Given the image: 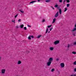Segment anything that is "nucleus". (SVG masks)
I'll use <instances>...</instances> for the list:
<instances>
[{
    "instance_id": "f257e3e1",
    "label": "nucleus",
    "mask_w": 76,
    "mask_h": 76,
    "mask_svg": "<svg viewBox=\"0 0 76 76\" xmlns=\"http://www.w3.org/2000/svg\"><path fill=\"white\" fill-rule=\"evenodd\" d=\"M1 71L2 74H4L6 72V69H1Z\"/></svg>"
},
{
    "instance_id": "f03ea898",
    "label": "nucleus",
    "mask_w": 76,
    "mask_h": 76,
    "mask_svg": "<svg viewBox=\"0 0 76 76\" xmlns=\"http://www.w3.org/2000/svg\"><path fill=\"white\" fill-rule=\"evenodd\" d=\"M60 43V41L58 40H56L54 42V44L55 45H57Z\"/></svg>"
},
{
    "instance_id": "7ed1b4c3",
    "label": "nucleus",
    "mask_w": 76,
    "mask_h": 76,
    "mask_svg": "<svg viewBox=\"0 0 76 76\" xmlns=\"http://www.w3.org/2000/svg\"><path fill=\"white\" fill-rule=\"evenodd\" d=\"M53 61V58L50 57L49 59V62L51 63Z\"/></svg>"
},
{
    "instance_id": "20e7f679",
    "label": "nucleus",
    "mask_w": 76,
    "mask_h": 76,
    "mask_svg": "<svg viewBox=\"0 0 76 76\" xmlns=\"http://www.w3.org/2000/svg\"><path fill=\"white\" fill-rule=\"evenodd\" d=\"M74 27L75 28H74V29L71 31L72 32L74 31H76V23L75 24Z\"/></svg>"
},
{
    "instance_id": "39448f33",
    "label": "nucleus",
    "mask_w": 76,
    "mask_h": 76,
    "mask_svg": "<svg viewBox=\"0 0 76 76\" xmlns=\"http://www.w3.org/2000/svg\"><path fill=\"white\" fill-rule=\"evenodd\" d=\"M60 66L61 67L63 68L64 67V63H61L60 64Z\"/></svg>"
},
{
    "instance_id": "423d86ee",
    "label": "nucleus",
    "mask_w": 76,
    "mask_h": 76,
    "mask_svg": "<svg viewBox=\"0 0 76 76\" xmlns=\"http://www.w3.org/2000/svg\"><path fill=\"white\" fill-rule=\"evenodd\" d=\"M49 49L50 51H53L54 50V47H50L49 48Z\"/></svg>"
},
{
    "instance_id": "0eeeda50",
    "label": "nucleus",
    "mask_w": 76,
    "mask_h": 76,
    "mask_svg": "<svg viewBox=\"0 0 76 76\" xmlns=\"http://www.w3.org/2000/svg\"><path fill=\"white\" fill-rule=\"evenodd\" d=\"M51 63L49 61L47 63V66H50L51 65Z\"/></svg>"
},
{
    "instance_id": "6e6552de",
    "label": "nucleus",
    "mask_w": 76,
    "mask_h": 76,
    "mask_svg": "<svg viewBox=\"0 0 76 76\" xmlns=\"http://www.w3.org/2000/svg\"><path fill=\"white\" fill-rule=\"evenodd\" d=\"M58 16V12L55 15V18H57Z\"/></svg>"
},
{
    "instance_id": "1a4fd4ad",
    "label": "nucleus",
    "mask_w": 76,
    "mask_h": 76,
    "mask_svg": "<svg viewBox=\"0 0 76 76\" xmlns=\"http://www.w3.org/2000/svg\"><path fill=\"white\" fill-rule=\"evenodd\" d=\"M22 63V61H18L17 62L18 64H20Z\"/></svg>"
},
{
    "instance_id": "9d476101",
    "label": "nucleus",
    "mask_w": 76,
    "mask_h": 76,
    "mask_svg": "<svg viewBox=\"0 0 76 76\" xmlns=\"http://www.w3.org/2000/svg\"><path fill=\"white\" fill-rule=\"evenodd\" d=\"M56 18H55L53 20V21L52 22V23H54V22H56Z\"/></svg>"
},
{
    "instance_id": "9b49d317",
    "label": "nucleus",
    "mask_w": 76,
    "mask_h": 76,
    "mask_svg": "<svg viewBox=\"0 0 76 76\" xmlns=\"http://www.w3.org/2000/svg\"><path fill=\"white\" fill-rule=\"evenodd\" d=\"M59 12L60 15H61V9H59Z\"/></svg>"
},
{
    "instance_id": "f8f14e48",
    "label": "nucleus",
    "mask_w": 76,
    "mask_h": 76,
    "mask_svg": "<svg viewBox=\"0 0 76 76\" xmlns=\"http://www.w3.org/2000/svg\"><path fill=\"white\" fill-rule=\"evenodd\" d=\"M35 2H37V1H31V2H30V4H31V3H35Z\"/></svg>"
},
{
    "instance_id": "ddd939ff",
    "label": "nucleus",
    "mask_w": 76,
    "mask_h": 76,
    "mask_svg": "<svg viewBox=\"0 0 76 76\" xmlns=\"http://www.w3.org/2000/svg\"><path fill=\"white\" fill-rule=\"evenodd\" d=\"M50 1L51 0H46L45 2H46V3H48V2H50Z\"/></svg>"
},
{
    "instance_id": "4468645a",
    "label": "nucleus",
    "mask_w": 76,
    "mask_h": 76,
    "mask_svg": "<svg viewBox=\"0 0 76 76\" xmlns=\"http://www.w3.org/2000/svg\"><path fill=\"white\" fill-rule=\"evenodd\" d=\"M41 35H39L37 36V38H41Z\"/></svg>"
},
{
    "instance_id": "2eb2a0df",
    "label": "nucleus",
    "mask_w": 76,
    "mask_h": 76,
    "mask_svg": "<svg viewBox=\"0 0 76 76\" xmlns=\"http://www.w3.org/2000/svg\"><path fill=\"white\" fill-rule=\"evenodd\" d=\"M19 11L21 13H24V12H23V11H22V10H19Z\"/></svg>"
},
{
    "instance_id": "dca6fc26",
    "label": "nucleus",
    "mask_w": 76,
    "mask_h": 76,
    "mask_svg": "<svg viewBox=\"0 0 76 76\" xmlns=\"http://www.w3.org/2000/svg\"><path fill=\"white\" fill-rule=\"evenodd\" d=\"M23 26H24V25H23V24L22 25L20 26L21 28H23Z\"/></svg>"
},
{
    "instance_id": "f3484780",
    "label": "nucleus",
    "mask_w": 76,
    "mask_h": 76,
    "mask_svg": "<svg viewBox=\"0 0 76 76\" xmlns=\"http://www.w3.org/2000/svg\"><path fill=\"white\" fill-rule=\"evenodd\" d=\"M31 36H29V37L28 38V39H31Z\"/></svg>"
},
{
    "instance_id": "a211bd4d",
    "label": "nucleus",
    "mask_w": 76,
    "mask_h": 76,
    "mask_svg": "<svg viewBox=\"0 0 76 76\" xmlns=\"http://www.w3.org/2000/svg\"><path fill=\"white\" fill-rule=\"evenodd\" d=\"M67 10V8H65L64 9V12H66Z\"/></svg>"
},
{
    "instance_id": "6ab92c4d",
    "label": "nucleus",
    "mask_w": 76,
    "mask_h": 76,
    "mask_svg": "<svg viewBox=\"0 0 76 76\" xmlns=\"http://www.w3.org/2000/svg\"><path fill=\"white\" fill-rule=\"evenodd\" d=\"M67 7H69V6H70V4H67Z\"/></svg>"
},
{
    "instance_id": "aec40b11",
    "label": "nucleus",
    "mask_w": 76,
    "mask_h": 76,
    "mask_svg": "<svg viewBox=\"0 0 76 76\" xmlns=\"http://www.w3.org/2000/svg\"><path fill=\"white\" fill-rule=\"evenodd\" d=\"M72 53L73 54H76V52L75 51H73L72 52Z\"/></svg>"
},
{
    "instance_id": "412c9836",
    "label": "nucleus",
    "mask_w": 76,
    "mask_h": 76,
    "mask_svg": "<svg viewBox=\"0 0 76 76\" xmlns=\"http://www.w3.org/2000/svg\"><path fill=\"white\" fill-rule=\"evenodd\" d=\"M55 7H58V5L57 4H56L54 6Z\"/></svg>"
},
{
    "instance_id": "4be33fe9",
    "label": "nucleus",
    "mask_w": 76,
    "mask_h": 76,
    "mask_svg": "<svg viewBox=\"0 0 76 76\" xmlns=\"http://www.w3.org/2000/svg\"><path fill=\"white\" fill-rule=\"evenodd\" d=\"M54 68L52 69L51 70V72H54Z\"/></svg>"
},
{
    "instance_id": "5701e85b",
    "label": "nucleus",
    "mask_w": 76,
    "mask_h": 76,
    "mask_svg": "<svg viewBox=\"0 0 76 76\" xmlns=\"http://www.w3.org/2000/svg\"><path fill=\"white\" fill-rule=\"evenodd\" d=\"M66 1L67 3H70V0H66Z\"/></svg>"
},
{
    "instance_id": "b1692460",
    "label": "nucleus",
    "mask_w": 76,
    "mask_h": 76,
    "mask_svg": "<svg viewBox=\"0 0 76 76\" xmlns=\"http://www.w3.org/2000/svg\"><path fill=\"white\" fill-rule=\"evenodd\" d=\"M72 35H73V36H76L75 33H73Z\"/></svg>"
},
{
    "instance_id": "393cba45",
    "label": "nucleus",
    "mask_w": 76,
    "mask_h": 76,
    "mask_svg": "<svg viewBox=\"0 0 76 76\" xmlns=\"http://www.w3.org/2000/svg\"><path fill=\"white\" fill-rule=\"evenodd\" d=\"M46 34H47V32H48V28H47L46 30Z\"/></svg>"
},
{
    "instance_id": "a878e982",
    "label": "nucleus",
    "mask_w": 76,
    "mask_h": 76,
    "mask_svg": "<svg viewBox=\"0 0 76 76\" xmlns=\"http://www.w3.org/2000/svg\"><path fill=\"white\" fill-rule=\"evenodd\" d=\"M73 64L74 65H76V61L74 62Z\"/></svg>"
},
{
    "instance_id": "bb28decb",
    "label": "nucleus",
    "mask_w": 76,
    "mask_h": 76,
    "mask_svg": "<svg viewBox=\"0 0 76 76\" xmlns=\"http://www.w3.org/2000/svg\"><path fill=\"white\" fill-rule=\"evenodd\" d=\"M51 26H52V25H50V26H48V28H50V27H51Z\"/></svg>"
},
{
    "instance_id": "cd10ccee",
    "label": "nucleus",
    "mask_w": 76,
    "mask_h": 76,
    "mask_svg": "<svg viewBox=\"0 0 76 76\" xmlns=\"http://www.w3.org/2000/svg\"><path fill=\"white\" fill-rule=\"evenodd\" d=\"M53 29V27H51V28H50V31H51V30Z\"/></svg>"
},
{
    "instance_id": "c85d7f7f",
    "label": "nucleus",
    "mask_w": 76,
    "mask_h": 76,
    "mask_svg": "<svg viewBox=\"0 0 76 76\" xmlns=\"http://www.w3.org/2000/svg\"><path fill=\"white\" fill-rule=\"evenodd\" d=\"M62 1H63V0H59V3H61L62 2Z\"/></svg>"
},
{
    "instance_id": "c756f323",
    "label": "nucleus",
    "mask_w": 76,
    "mask_h": 76,
    "mask_svg": "<svg viewBox=\"0 0 76 76\" xmlns=\"http://www.w3.org/2000/svg\"><path fill=\"white\" fill-rule=\"evenodd\" d=\"M12 22H14V23H15V20H12Z\"/></svg>"
},
{
    "instance_id": "7c9ffc66",
    "label": "nucleus",
    "mask_w": 76,
    "mask_h": 76,
    "mask_svg": "<svg viewBox=\"0 0 76 76\" xmlns=\"http://www.w3.org/2000/svg\"><path fill=\"white\" fill-rule=\"evenodd\" d=\"M74 72H76V68H75L74 69Z\"/></svg>"
},
{
    "instance_id": "2f4dec72",
    "label": "nucleus",
    "mask_w": 76,
    "mask_h": 76,
    "mask_svg": "<svg viewBox=\"0 0 76 76\" xmlns=\"http://www.w3.org/2000/svg\"><path fill=\"white\" fill-rule=\"evenodd\" d=\"M24 29L25 30H26V27H24Z\"/></svg>"
},
{
    "instance_id": "473e14b6",
    "label": "nucleus",
    "mask_w": 76,
    "mask_h": 76,
    "mask_svg": "<svg viewBox=\"0 0 76 76\" xmlns=\"http://www.w3.org/2000/svg\"><path fill=\"white\" fill-rule=\"evenodd\" d=\"M74 45H76V42H75L73 43Z\"/></svg>"
},
{
    "instance_id": "72a5a7b5",
    "label": "nucleus",
    "mask_w": 76,
    "mask_h": 76,
    "mask_svg": "<svg viewBox=\"0 0 76 76\" xmlns=\"http://www.w3.org/2000/svg\"><path fill=\"white\" fill-rule=\"evenodd\" d=\"M45 22V19H43V20L42 21V22Z\"/></svg>"
},
{
    "instance_id": "f704fd0d",
    "label": "nucleus",
    "mask_w": 76,
    "mask_h": 76,
    "mask_svg": "<svg viewBox=\"0 0 76 76\" xmlns=\"http://www.w3.org/2000/svg\"><path fill=\"white\" fill-rule=\"evenodd\" d=\"M69 47H70V45L68 44V45L67 48H69Z\"/></svg>"
},
{
    "instance_id": "c9c22d12",
    "label": "nucleus",
    "mask_w": 76,
    "mask_h": 76,
    "mask_svg": "<svg viewBox=\"0 0 76 76\" xmlns=\"http://www.w3.org/2000/svg\"><path fill=\"white\" fill-rule=\"evenodd\" d=\"M20 21H21V19H19V20H18V22H20Z\"/></svg>"
},
{
    "instance_id": "e433bc0d",
    "label": "nucleus",
    "mask_w": 76,
    "mask_h": 76,
    "mask_svg": "<svg viewBox=\"0 0 76 76\" xmlns=\"http://www.w3.org/2000/svg\"><path fill=\"white\" fill-rule=\"evenodd\" d=\"M17 16H18V14H17V15L15 16V18H16V17H17Z\"/></svg>"
},
{
    "instance_id": "4c0bfd02",
    "label": "nucleus",
    "mask_w": 76,
    "mask_h": 76,
    "mask_svg": "<svg viewBox=\"0 0 76 76\" xmlns=\"http://www.w3.org/2000/svg\"><path fill=\"white\" fill-rule=\"evenodd\" d=\"M31 37L32 38H34V36H31Z\"/></svg>"
},
{
    "instance_id": "58836bf2",
    "label": "nucleus",
    "mask_w": 76,
    "mask_h": 76,
    "mask_svg": "<svg viewBox=\"0 0 76 76\" xmlns=\"http://www.w3.org/2000/svg\"><path fill=\"white\" fill-rule=\"evenodd\" d=\"M59 60V59L58 58H57L56 59V61H58Z\"/></svg>"
},
{
    "instance_id": "ea45409f",
    "label": "nucleus",
    "mask_w": 76,
    "mask_h": 76,
    "mask_svg": "<svg viewBox=\"0 0 76 76\" xmlns=\"http://www.w3.org/2000/svg\"><path fill=\"white\" fill-rule=\"evenodd\" d=\"M51 7V8H52V9H53L54 10V8L53 7Z\"/></svg>"
},
{
    "instance_id": "a19ab883",
    "label": "nucleus",
    "mask_w": 76,
    "mask_h": 76,
    "mask_svg": "<svg viewBox=\"0 0 76 76\" xmlns=\"http://www.w3.org/2000/svg\"><path fill=\"white\" fill-rule=\"evenodd\" d=\"M16 28H19V27H18V26H16Z\"/></svg>"
},
{
    "instance_id": "79ce46f5",
    "label": "nucleus",
    "mask_w": 76,
    "mask_h": 76,
    "mask_svg": "<svg viewBox=\"0 0 76 76\" xmlns=\"http://www.w3.org/2000/svg\"><path fill=\"white\" fill-rule=\"evenodd\" d=\"M1 57L0 56V60H1Z\"/></svg>"
},
{
    "instance_id": "37998d69",
    "label": "nucleus",
    "mask_w": 76,
    "mask_h": 76,
    "mask_svg": "<svg viewBox=\"0 0 76 76\" xmlns=\"http://www.w3.org/2000/svg\"><path fill=\"white\" fill-rule=\"evenodd\" d=\"M28 27H31V26H28Z\"/></svg>"
},
{
    "instance_id": "c03bdc74",
    "label": "nucleus",
    "mask_w": 76,
    "mask_h": 76,
    "mask_svg": "<svg viewBox=\"0 0 76 76\" xmlns=\"http://www.w3.org/2000/svg\"><path fill=\"white\" fill-rule=\"evenodd\" d=\"M65 1H66V0H64V3H65Z\"/></svg>"
},
{
    "instance_id": "a18cd8bd",
    "label": "nucleus",
    "mask_w": 76,
    "mask_h": 76,
    "mask_svg": "<svg viewBox=\"0 0 76 76\" xmlns=\"http://www.w3.org/2000/svg\"><path fill=\"white\" fill-rule=\"evenodd\" d=\"M29 53V51H28V52H27V53Z\"/></svg>"
},
{
    "instance_id": "49530a36",
    "label": "nucleus",
    "mask_w": 76,
    "mask_h": 76,
    "mask_svg": "<svg viewBox=\"0 0 76 76\" xmlns=\"http://www.w3.org/2000/svg\"><path fill=\"white\" fill-rule=\"evenodd\" d=\"M50 31H49L48 32V33H50Z\"/></svg>"
},
{
    "instance_id": "de8ad7c7",
    "label": "nucleus",
    "mask_w": 76,
    "mask_h": 76,
    "mask_svg": "<svg viewBox=\"0 0 76 76\" xmlns=\"http://www.w3.org/2000/svg\"><path fill=\"white\" fill-rule=\"evenodd\" d=\"M64 4H65V3L64 2Z\"/></svg>"
}]
</instances>
